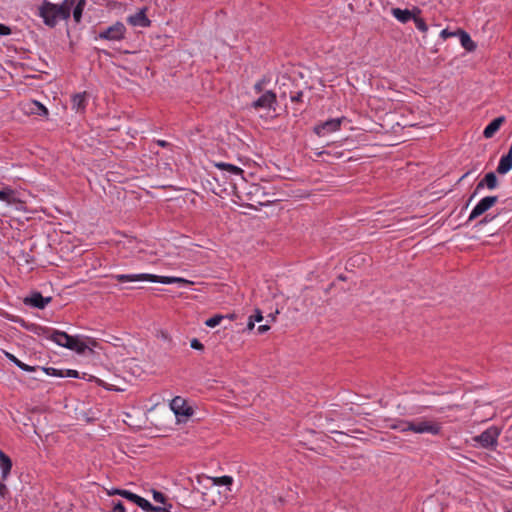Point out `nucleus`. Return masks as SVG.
Instances as JSON below:
<instances>
[{
  "label": "nucleus",
  "instance_id": "b1692460",
  "mask_svg": "<svg viewBox=\"0 0 512 512\" xmlns=\"http://www.w3.org/2000/svg\"><path fill=\"white\" fill-rule=\"evenodd\" d=\"M5 356L7 359H9L11 362H13L16 366H18L21 370L26 372H34L36 368L34 366L27 365L20 361L18 358H16L13 354L9 352H5Z\"/></svg>",
  "mask_w": 512,
  "mask_h": 512
},
{
  "label": "nucleus",
  "instance_id": "c9c22d12",
  "mask_svg": "<svg viewBox=\"0 0 512 512\" xmlns=\"http://www.w3.org/2000/svg\"><path fill=\"white\" fill-rule=\"evenodd\" d=\"M9 34H11V29L4 24H0V35L6 36Z\"/></svg>",
  "mask_w": 512,
  "mask_h": 512
},
{
  "label": "nucleus",
  "instance_id": "39448f33",
  "mask_svg": "<svg viewBox=\"0 0 512 512\" xmlns=\"http://www.w3.org/2000/svg\"><path fill=\"white\" fill-rule=\"evenodd\" d=\"M499 435L500 429L496 426H491L480 435L474 436L473 441L478 443L481 448L494 449L497 446Z\"/></svg>",
  "mask_w": 512,
  "mask_h": 512
},
{
  "label": "nucleus",
  "instance_id": "cd10ccee",
  "mask_svg": "<svg viewBox=\"0 0 512 512\" xmlns=\"http://www.w3.org/2000/svg\"><path fill=\"white\" fill-rule=\"evenodd\" d=\"M223 318H224V316H222V315H219V314L214 315L213 317H211L205 321V325L210 328L216 327L217 325L220 324V322L222 321Z\"/></svg>",
  "mask_w": 512,
  "mask_h": 512
},
{
  "label": "nucleus",
  "instance_id": "4468645a",
  "mask_svg": "<svg viewBox=\"0 0 512 512\" xmlns=\"http://www.w3.org/2000/svg\"><path fill=\"white\" fill-rule=\"evenodd\" d=\"M498 185V180L496 175L493 172H489L485 175V177L477 184L473 194L470 197V200L475 197L481 189H483L485 186L492 190L495 189Z\"/></svg>",
  "mask_w": 512,
  "mask_h": 512
},
{
  "label": "nucleus",
  "instance_id": "20e7f679",
  "mask_svg": "<svg viewBox=\"0 0 512 512\" xmlns=\"http://www.w3.org/2000/svg\"><path fill=\"white\" fill-rule=\"evenodd\" d=\"M47 338L57 345L73 350L78 354H83L87 349V345L78 336H70L63 331L51 330Z\"/></svg>",
  "mask_w": 512,
  "mask_h": 512
},
{
  "label": "nucleus",
  "instance_id": "c85d7f7f",
  "mask_svg": "<svg viewBox=\"0 0 512 512\" xmlns=\"http://www.w3.org/2000/svg\"><path fill=\"white\" fill-rule=\"evenodd\" d=\"M42 370L47 375L55 376V377H62V374H63V370H58V369L53 368V367H43Z\"/></svg>",
  "mask_w": 512,
  "mask_h": 512
},
{
  "label": "nucleus",
  "instance_id": "473e14b6",
  "mask_svg": "<svg viewBox=\"0 0 512 512\" xmlns=\"http://www.w3.org/2000/svg\"><path fill=\"white\" fill-rule=\"evenodd\" d=\"M458 34V30L456 32H450L447 29H444L440 33V37L444 40H446L449 37L456 36Z\"/></svg>",
  "mask_w": 512,
  "mask_h": 512
},
{
  "label": "nucleus",
  "instance_id": "58836bf2",
  "mask_svg": "<svg viewBox=\"0 0 512 512\" xmlns=\"http://www.w3.org/2000/svg\"><path fill=\"white\" fill-rule=\"evenodd\" d=\"M302 97H303V92L299 91L295 95L291 96V101L292 102H300V101H302Z\"/></svg>",
  "mask_w": 512,
  "mask_h": 512
},
{
  "label": "nucleus",
  "instance_id": "ddd939ff",
  "mask_svg": "<svg viewBox=\"0 0 512 512\" xmlns=\"http://www.w3.org/2000/svg\"><path fill=\"white\" fill-rule=\"evenodd\" d=\"M110 494L120 495V496L124 497L125 499L138 505L142 510L145 509V506H148V500H146L145 498L140 497L139 495L134 494L128 490L115 489L113 492H110Z\"/></svg>",
  "mask_w": 512,
  "mask_h": 512
},
{
  "label": "nucleus",
  "instance_id": "4c0bfd02",
  "mask_svg": "<svg viewBox=\"0 0 512 512\" xmlns=\"http://www.w3.org/2000/svg\"><path fill=\"white\" fill-rule=\"evenodd\" d=\"M113 512H126L124 505L118 502L113 507Z\"/></svg>",
  "mask_w": 512,
  "mask_h": 512
},
{
  "label": "nucleus",
  "instance_id": "2f4dec72",
  "mask_svg": "<svg viewBox=\"0 0 512 512\" xmlns=\"http://www.w3.org/2000/svg\"><path fill=\"white\" fill-rule=\"evenodd\" d=\"M190 346H191V348H193L195 350H199V351L204 350V345L197 338H194L191 340Z\"/></svg>",
  "mask_w": 512,
  "mask_h": 512
},
{
  "label": "nucleus",
  "instance_id": "bb28decb",
  "mask_svg": "<svg viewBox=\"0 0 512 512\" xmlns=\"http://www.w3.org/2000/svg\"><path fill=\"white\" fill-rule=\"evenodd\" d=\"M413 21L417 27L418 30H420L423 33H426L428 31V26L425 23L424 19L419 17V15H415L413 18Z\"/></svg>",
  "mask_w": 512,
  "mask_h": 512
},
{
  "label": "nucleus",
  "instance_id": "37998d69",
  "mask_svg": "<svg viewBox=\"0 0 512 512\" xmlns=\"http://www.w3.org/2000/svg\"><path fill=\"white\" fill-rule=\"evenodd\" d=\"M156 143L161 147H166L169 145V143L166 142L165 140H157Z\"/></svg>",
  "mask_w": 512,
  "mask_h": 512
},
{
  "label": "nucleus",
  "instance_id": "f257e3e1",
  "mask_svg": "<svg viewBox=\"0 0 512 512\" xmlns=\"http://www.w3.org/2000/svg\"><path fill=\"white\" fill-rule=\"evenodd\" d=\"M85 6V0H64L61 4H53L44 0L39 6V16L44 23L50 27H54L59 20H66L70 17L71 9H73V17L75 22L79 23Z\"/></svg>",
  "mask_w": 512,
  "mask_h": 512
},
{
  "label": "nucleus",
  "instance_id": "7ed1b4c3",
  "mask_svg": "<svg viewBox=\"0 0 512 512\" xmlns=\"http://www.w3.org/2000/svg\"><path fill=\"white\" fill-rule=\"evenodd\" d=\"M118 282H138V281H150L159 282L162 284L177 283L182 286L193 284L192 281L186 280L181 277H169V276H157L153 274H117L113 276Z\"/></svg>",
  "mask_w": 512,
  "mask_h": 512
},
{
  "label": "nucleus",
  "instance_id": "e433bc0d",
  "mask_svg": "<svg viewBox=\"0 0 512 512\" xmlns=\"http://www.w3.org/2000/svg\"><path fill=\"white\" fill-rule=\"evenodd\" d=\"M7 494H8L7 486L3 482H1L0 483V496L2 498H5Z\"/></svg>",
  "mask_w": 512,
  "mask_h": 512
},
{
  "label": "nucleus",
  "instance_id": "412c9836",
  "mask_svg": "<svg viewBox=\"0 0 512 512\" xmlns=\"http://www.w3.org/2000/svg\"><path fill=\"white\" fill-rule=\"evenodd\" d=\"M16 192L9 188L5 187L2 190H0V201L5 202L7 205H12L16 201Z\"/></svg>",
  "mask_w": 512,
  "mask_h": 512
},
{
  "label": "nucleus",
  "instance_id": "6e6552de",
  "mask_svg": "<svg viewBox=\"0 0 512 512\" xmlns=\"http://www.w3.org/2000/svg\"><path fill=\"white\" fill-rule=\"evenodd\" d=\"M170 408L177 417L188 418L193 414V409L188 406L186 401L180 396L172 399Z\"/></svg>",
  "mask_w": 512,
  "mask_h": 512
},
{
  "label": "nucleus",
  "instance_id": "2eb2a0df",
  "mask_svg": "<svg viewBox=\"0 0 512 512\" xmlns=\"http://www.w3.org/2000/svg\"><path fill=\"white\" fill-rule=\"evenodd\" d=\"M276 102V95L272 91L265 92L261 97L253 102L252 106L255 109L265 108L270 109Z\"/></svg>",
  "mask_w": 512,
  "mask_h": 512
},
{
  "label": "nucleus",
  "instance_id": "ea45409f",
  "mask_svg": "<svg viewBox=\"0 0 512 512\" xmlns=\"http://www.w3.org/2000/svg\"><path fill=\"white\" fill-rule=\"evenodd\" d=\"M253 320H254L255 322H260V321H262V320H263L262 312H261L260 310H258V309L256 310V313H255V315L253 316Z\"/></svg>",
  "mask_w": 512,
  "mask_h": 512
},
{
  "label": "nucleus",
  "instance_id": "c03bdc74",
  "mask_svg": "<svg viewBox=\"0 0 512 512\" xmlns=\"http://www.w3.org/2000/svg\"><path fill=\"white\" fill-rule=\"evenodd\" d=\"M255 89H256L257 91H261V83H257V84L255 85Z\"/></svg>",
  "mask_w": 512,
  "mask_h": 512
},
{
  "label": "nucleus",
  "instance_id": "9b49d317",
  "mask_svg": "<svg viewBox=\"0 0 512 512\" xmlns=\"http://www.w3.org/2000/svg\"><path fill=\"white\" fill-rule=\"evenodd\" d=\"M341 118L330 119L314 128L318 136H324L327 133L334 132L340 128Z\"/></svg>",
  "mask_w": 512,
  "mask_h": 512
},
{
  "label": "nucleus",
  "instance_id": "72a5a7b5",
  "mask_svg": "<svg viewBox=\"0 0 512 512\" xmlns=\"http://www.w3.org/2000/svg\"><path fill=\"white\" fill-rule=\"evenodd\" d=\"M78 376H79L78 371H76V370H72V369L63 370L62 377L77 378Z\"/></svg>",
  "mask_w": 512,
  "mask_h": 512
},
{
  "label": "nucleus",
  "instance_id": "aec40b11",
  "mask_svg": "<svg viewBox=\"0 0 512 512\" xmlns=\"http://www.w3.org/2000/svg\"><path fill=\"white\" fill-rule=\"evenodd\" d=\"M503 121V117H498L490 122L483 131L484 137L491 138L499 130Z\"/></svg>",
  "mask_w": 512,
  "mask_h": 512
},
{
  "label": "nucleus",
  "instance_id": "4be33fe9",
  "mask_svg": "<svg viewBox=\"0 0 512 512\" xmlns=\"http://www.w3.org/2000/svg\"><path fill=\"white\" fill-rule=\"evenodd\" d=\"M86 107V93H78L72 97V108L79 111H84Z\"/></svg>",
  "mask_w": 512,
  "mask_h": 512
},
{
  "label": "nucleus",
  "instance_id": "9d476101",
  "mask_svg": "<svg viewBox=\"0 0 512 512\" xmlns=\"http://www.w3.org/2000/svg\"><path fill=\"white\" fill-rule=\"evenodd\" d=\"M52 301L51 297H43L40 292H33L30 296L24 298V304L43 309Z\"/></svg>",
  "mask_w": 512,
  "mask_h": 512
},
{
  "label": "nucleus",
  "instance_id": "7c9ffc66",
  "mask_svg": "<svg viewBox=\"0 0 512 512\" xmlns=\"http://www.w3.org/2000/svg\"><path fill=\"white\" fill-rule=\"evenodd\" d=\"M157 337L168 344H171L172 339L167 331L161 330L157 333Z\"/></svg>",
  "mask_w": 512,
  "mask_h": 512
},
{
  "label": "nucleus",
  "instance_id": "393cba45",
  "mask_svg": "<svg viewBox=\"0 0 512 512\" xmlns=\"http://www.w3.org/2000/svg\"><path fill=\"white\" fill-rule=\"evenodd\" d=\"M172 504L165 503L163 507L154 506L148 501V506H145V512H171Z\"/></svg>",
  "mask_w": 512,
  "mask_h": 512
},
{
  "label": "nucleus",
  "instance_id": "a878e982",
  "mask_svg": "<svg viewBox=\"0 0 512 512\" xmlns=\"http://www.w3.org/2000/svg\"><path fill=\"white\" fill-rule=\"evenodd\" d=\"M212 482L216 486H222V485L229 486L233 483V478L228 475L221 476V477H213Z\"/></svg>",
  "mask_w": 512,
  "mask_h": 512
},
{
  "label": "nucleus",
  "instance_id": "79ce46f5",
  "mask_svg": "<svg viewBox=\"0 0 512 512\" xmlns=\"http://www.w3.org/2000/svg\"><path fill=\"white\" fill-rule=\"evenodd\" d=\"M269 329H270L269 325H260L257 330H258L259 334H263V333L267 332Z\"/></svg>",
  "mask_w": 512,
  "mask_h": 512
},
{
  "label": "nucleus",
  "instance_id": "a19ab883",
  "mask_svg": "<svg viewBox=\"0 0 512 512\" xmlns=\"http://www.w3.org/2000/svg\"><path fill=\"white\" fill-rule=\"evenodd\" d=\"M255 327V321L253 320V316L249 317L248 323H247V329L253 330Z\"/></svg>",
  "mask_w": 512,
  "mask_h": 512
},
{
  "label": "nucleus",
  "instance_id": "f8f14e48",
  "mask_svg": "<svg viewBox=\"0 0 512 512\" xmlns=\"http://www.w3.org/2000/svg\"><path fill=\"white\" fill-rule=\"evenodd\" d=\"M127 22L133 27H149L151 25V21L146 16V8L139 10L134 15H130L127 17Z\"/></svg>",
  "mask_w": 512,
  "mask_h": 512
},
{
  "label": "nucleus",
  "instance_id": "5701e85b",
  "mask_svg": "<svg viewBox=\"0 0 512 512\" xmlns=\"http://www.w3.org/2000/svg\"><path fill=\"white\" fill-rule=\"evenodd\" d=\"M215 167H217L220 170L228 171L229 173L234 175H243L244 173L243 169H241L240 167L225 162H217L215 163Z\"/></svg>",
  "mask_w": 512,
  "mask_h": 512
},
{
  "label": "nucleus",
  "instance_id": "423d86ee",
  "mask_svg": "<svg viewBox=\"0 0 512 512\" xmlns=\"http://www.w3.org/2000/svg\"><path fill=\"white\" fill-rule=\"evenodd\" d=\"M126 28L123 23L116 22L112 26L106 28L105 30L99 33V38L118 41L122 40L125 37Z\"/></svg>",
  "mask_w": 512,
  "mask_h": 512
},
{
  "label": "nucleus",
  "instance_id": "6ab92c4d",
  "mask_svg": "<svg viewBox=\"0 0 512 512\" xmlns=\"http://www.w3.org/2000/svg\"><path fill=\"white\" fill-rule=\"evenodd\" d=\"M457 35L459 36L460 43L465 50L472 52L476 49L477 46L475 42L471 39L470 35L467 32L459 29Z\"/></svg>",
  "mask_w": 512,
  "mask_h": 512
},
{
  "label": "nucleus",
  "instance_id": "dca6fc26",
  "mask_svg": "<svg viewBox=\"0 0 512 512\" xmlns=\"http://www.w3.org/2000/svg\"><path fill=\"white\" fill-rule=\"evenodd\" d=\"M12 468V461L8 455L0 450V470L2 481H5L10 474Z\"/></svg>",
  "mask_w": 512,
  "mask_h": 512
},
{
  "label": "nucleus",
  "instance_id": "f704fd0d",
  "mask_svg": "<svg viewBox=\"0 0 512 512\" xmlns=\"http://www.w3.org/2000/svg\"><path fill=\"white\" fill-rule=\"evenodd\" d=\"M16 201L17 202H14L12 204V206H15V208L19 211H25L26 210L25 203L22 200H20L17 196H16Z\"/></svg>",
  "mask_w": 512,
  "mask_h": 512
},
{
  "label": "nucleus",
  "instance_id": "f3484780",
  "mask_svg": "<svg viewBox=\"0 0 512 512\" xmlns=\"http://www.w3.org/2000/svg\"><path fill=\"white\" fill-rule=\"evenodd\" d=\"M511 168H512V145L509 148L508 153L505 156L501 157L498 167H497V172L499 174H506L511 170Z\"/></svg>",
  "mask_w": 512,
  "mask_h": 512
},
{
  "label": "nucleus",
  "instance_id": "1a4fd4ad",
  "mask_svg": "<svg viewBox=\"0 0 512 512\" xmlns=\"http://www.w3.org/2000/svg\"><path fill=\"white\" fill-rule=\"evenodd\" d=\"M392 15L401 23H407L410 20H413L415 15H420L421 10L417 7L412 10L401 9V8H392Z\"/></svg>",
  "mask_w": 512,
  "mask_h": 512
},
{
  "label": "nucleus",
  "instance_id": "a211bd4d",
  "mask_svg": "<svg viewBox=\"0 0 512 512\" xmlns=\"http://www.w3.org/2000/svg\"><path fill=\"white\" fill-rule=\"evenodd\" d=\"M26 112L30 114H35L39 116H48V109L40 102L38 101H30L26 104Z\"/></svg>",
  "mask_w": 512,
  "mask_h": 512
},
{
  "label": "nucleus",
  "instance_id": "0eeeda50",
  "mask_svg": "<svg viewBox=\"0 0 512 512\" xmlns=\"http://www.w3.org/2000/svg\"><path fill=\"white\" fill-rule=\"evenodd\" d=\"M498 201L497 196H486L479 201V203L473 208L472 212L469 215L468 221H472L488 211L491 207H493Z\"/></svg>",
  "mask_w": 512,
  "mask_h": 512
},
{
  "label": "nucleus",
  "instance_id": "f03ea898",
  "mask_svg": "<svg viewBox=\"0 0 512 512\" xmlns=\"http://www.w3.org/2000/svg\"><path fill=\"white\" fill-rule=\"evenodd\" d=\"M392 429H397L401 432L411 431L417 434H432L438 435L441 431V425L438 422L431 420H416V421H398L391 425Z\"/></svg>",
  "mask_w": 512,
  "mask_h": 512
},
{
  "label": "nucleus",
  "instance_id": "c756f323",
  "mask_svg": "<svg viewBox=\"0 0 512 512\" xmlns=\"http://www.w3.org/2000/svg\"><path fill=\"white\" fill-rule=\"evenodd\" d=\"M153 499L157 503H161V504L167 503L165 495L162 492H159L156 490H153Z\"/></svg>",
  "mask_w": 512,
  "mask_h": 512
}]
</instances>
